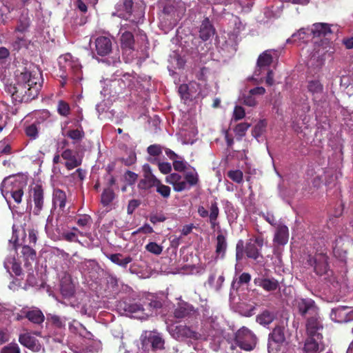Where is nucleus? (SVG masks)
<instances>
[{"label":"nucleus","instance_id":"nucleus-8","mask_svg":"<svg viewBox=\"0 0 353 353\" xmlns=\"http://www.w3.org/2000/svg\"><path fill=\"white\" fill-rule=\"evenodd\" d=\"M234 340L236 345L245 351L252 350L256 344L255 335L245 327H242L237 331Z\"/></svg>","mask_w":353,"mask_h":353},{"label":"nucleus","instance_id":"nucleus-6","mask_svg":"<svg viewBox=\"0 0 353 353\" xmlns=\"http://www.w3.org/2000/svg\"><path fill=\"white\" fill-rule=\"evenodd\" d=\"M137 24H121L119 35L120 46L124 54L130 55L134 50V38L132 31H134Z\"/></svg>","mask_w":353,"mask_h":353},{"label":"nucleus","instance_id":"nucleus-26","mask_svg":"<svg viewBox=\"0 0 353 353\" xmlns=\"http://www.w3.org/2000/svg\"><path fill=\"white\" fill-rule=\"evenodd\" d=\"M310 32L314 37H325L332 34L331 26L325 23H316L312 25Z\"/></svg>","mask_w":353,"mask_h":353},{"label":"nucleus","instance_id":"nucleus-28","mask_svg":"<svg viewBox=\"0 0 353 353\" xmlns=\"http://www.w3.org/2000/svg\"><path fill=\"white\" fill-rule=\"evenodd\" d=\"M289 238L288 228L283 224L277 225L274 236V242L278 245H285Z\"/></svg>","mask_w":353,"mask_h":353},{"label":"nucleus","instance_id":"nucleus-54","mask_svg":"<svg viewBox=\"0 0 353 353\" xmlns=\"http://www.w3.org/2000/svg\"><path fill=\"white\" fill-rule=\"evenodd\" d=\"M114 75L119 79H123L126 82V88L131 87L134 84V77H132L129 73H123L122 71H117Z\"/></svg>","mask_w":353,"mask_h":353},{"label":"nucleus","instance_id":"nucleus-9","mask_svg":"<svg viewBox=\"0 0 353 353\" xmlns=\"http://www.w3.org/2000/svg\"><path fill=\"white\" fill-rule=\"evenodd\" d=\"M71 305L82 315L90 316L93 312L91 299L85 293L79 294Z\"/></svg>","mask_w":353,"mask_h":353},{"label":"nucleus","instance_id":"nucleus-22","mask_svg":"<svg viewBox=\"0 0 353 353\" xmlns=\"http://www.w3.org/2000/svg\"><path fill=\"white\" fill-rule=\"evenodd\" d=\"M123 308L125 312L131 314L132 317L141 320L146 319L150 315L144 312V309L141 305L137 303H125Z\"/></svg>","mask_w":353,"mask_h":353},{"label":"nucleus","instance_id":"nucleus-45","mask_svg":"<svg viewBox=\"0 0 353 353\" xmlns=\"http://www.w3.org/2000/svg\"><path fill=\"white\" fill-rule=\"evenodd\" d=\"M307 89L314 97H316L321 94L323 85L319 81L312 80L308 82Z\"/></svg>","mask_w":353,"mask_h":353},{"label":"nucleus","instance_id":"nucleus-57","mask_svg":"<svg viewBox=\"0 0 353 353\" xmlns=\"http://www.w3.org/2000/svg\"><path fill=\"white\" fill-rule=\"evenodd\" d=\"M228 176L234 182L241 183L243 181V174L241 170H234L228 172Z\"/></svg>","mask_w":353,"mask_h":353},{"label":"nucleus","instance_id":"nucleus-1","mask_svg":"<svg viewBox=\"0 0 353 353\" xmlns=\"http://www.w3.org/2000/svg\"><path fill=\"white\" fill-rule=\"evenodd\" d=\"M41 74L38 70L25 71L17 77L16 85H10L8 92L16 99L29 101L34 99L41 88Z\"/></svg>","mask_w":353,"mask_h":353},{"label":"nucleus","instance_id":"nucleus-62","mask_svg":"<svg viewBox=\"0 0 353 353\" xmlns=\"http://www.w3.org/2000/svg\"><path fill=\"white\" fill-rule=\"evenodd\" d=\"M77 223L79 226L86 228H89L91 225L92 219L89 215L84 214L79 216V218L77 219Z\"/></svg>","mask_w":353,"mask_h":353},{"label":"nucleus","instance_id":"nucleus-2","mask_svg":"<svg viewBox=\"0 0 353 353\" xmlns=\"http://www.w3.org/2000/svg\"><path fill=\"white\" fill-rule=\"evenodd\" d=\"M58 63L63 86L66 83L67 80L72 81L74 85L80 83L83 79V72L81 64L77 58L67 53L59 57Z\"/></svg>","mask_w":353,"mask_h":353},{"label":"nucleus","instance_id":"nucleus-55","mask_svg":"<svg viewBox=\"0 0 353 353\" xmlns=\"http://www.w3.org/2000/svg\"><path fill=\"white\" fill-rule=\"evenodd\" d=\"M170 62L172 64L173 67L181 68L185 65V60L181 58L176 52H174L170 57Z\"/></svg>","mask_w":353,"mask_h":353},{"label":"nucleus","instance_id":"nucleus-39","mask_svg":"<svg viewBox=\"0 0 353 353\" xmlns=\"http://www.w3.org/2000/svg\"><path fill=\"white\" fill-rule=\"evenodd\" d=\"M108 258L114 263L125 268L128 265L132 262V259L130 256H123L121 254H112L108 256Z\"/></svg>","mask_w":353,"mask_h":353},{"label":"nucleus","instance_id":"nucleus-10","mask_svg":"<svg viewBox=\"0 0 353 353\" xmlns=\"http://www.w3.org/2000/svg\"><path fill=\"white\" fill-rule=\"evenodd\" d=\"M30 198L33 203V214L39 215L44 205L43 190L41 185H35L30 189Z\"/></svg>","mask_w":353,"mask_h":353},{"label":"nucleus","instance_id":"nucleus-49","mask_svg":"<svg viewBox=\"0 0 353 353\" xmlns=\"http://www.w3.org/2000/svg\"><path fill=\"white\" fill-rule=\"evenodd\" d=\"M145 249L151 254L160 255L163 252V247L156 242L151 241L145 246Z\"/></svg>","mask_w":353,"mask_h":353},{"label":"nucleus","instance_id":"nucleus-50","mask_svg":"<svg viewBox=\"0 0 353 353\" xmlns=\"http://www.w3.org/2000/svg\"><path fill=\"white\" fill-rule=\"evenodd\" d=\"M267 126V122L265 119L260 120L252 130V135L255 138L259 137L265 131Z\"/></svg>","mask_w":353,"mask_h":353},{"label":"nucleus","instance_id":"nucleus-35","mask_svg":"<svg viewBox=\"0 0 353 353\" xmlns=\"http://www.w3.org/2000/svg\"><path fill=\"white\" fill-rule=\"evenodd\" d=\"M197 130L192 127L190 132L183 128L179 132L181 141L183 144H193L196 140Z\"/></svg>","mask_w":353,"mask_h":353},{"label":"nucleus","instance_id":"nucleus-4","mask_svg":"<svg viewBox=\"0 0 353 353\" xmlns=\"http://www.w3.org/2000/svg\"><path fill=\"white\" fill-rule=\"evenodd\" d=\"M144 14V7L142 5H134L132 0H120L117 4L116 12L112 13V15L124 19L133 24L142 22Z\"/></svg>","mask_w":353,"mask_h":353},{"label":"nucleus","instance_id":"nucleus-38","mask_svg":"<svg viewBox=\"0 0 353 353\" xmlns=\"http://www.w3.org/2000/svg\"><path fill=\"white\" fill-rule=\"evenodd\" d=\"M159 179L154 175H143V178L139 181V189L148 190L159 184Z\"/></svg>","mask_w":353,"mask_h":353},{"label":"nucleus","instance_id":"nucleus-63","mask_svg":"<svg viewBox=\"0 0 353 353\" xmlns=\"http://www.w3.org/2000/svg\"><path fill=\"white\" fill-rule=\"evenodd\" d=\"M65 135L74 141H79L83 137V132L79 129L71 130L67 131Z\"/></svg>","mask_w":353,"mask_h":353},{"label":"nucleus","instance_id":"nucleus-31","mask_svg":"<svg viewBox=\"0 0 353 353\" xmlns=\"http://www.w3.org/2000/svg\"><path fill=\"white\" fill-rule=\"evenodd\" d=\"M69 329L72 333L78 334L83 339H91L92 336V334L88 331L81 323L77 321H73L69 324Z\"/></svg>","mask_w":353,"mask_h":353},{"label":"nucleus","instance_id":"nucleus-7","mask_svg":"<svg viewBox=\"0 0 353 353\" xmlns=\"http://www.w3.org/2000/svg\"><path fill=\"white\" fill-rule=\"evenodd\" d=\"M334 49L332 42L327 38L320 42L314 41L313 50L310 54L311 59L321 65L325 59L334 53Z\"/></svg>","mask_w":353,"mask_h":353},{"label":"nucleus","instance_id":"nucleus-15","mask_svg":"<svg viewBox=\"0 0 353 353\" xmlns=\"http://www.w3.org/2000/svg\"><path fill=\"white\" fill-rule=\"evenodd\" d=\"M295 305L302 315L306 314H318V308L314 301L311 299L297 298L295 299Z\"/></svg>","mask_w":353,"mask_h":353},{"label":"nucleus","instance_id":"nucleus-46","mask_svg":"<svg viewBox=\"0 0 353 353\" xmlns=\"http://www.w3.org/2000/svg\"><path fill=\"white\" fill-rule=\"evenodd\" d=\"M274 319V314L268 311H264L261 314L257 316L256 321L263 325H267L271 323Z\"/></svg>","mask_w":353,"mask_h":353},{"label":"nucleus","instance_id":"nucleus-34","mask_svg":"<svg viewBox=\"0 0 353 353\" xmlns=\"http://www.w3.org/2000/svg\"><path fill=\"white\" fill-rule=\"evenodd\" d=\"M349 310L350 308L347 306L338 307L332 309L331 316H332L334 314L335 317L337 316L340 317V319L336 320L338 322H347L353 319L351 314L352 311H347Z\"/></svg>","mask_w":353,"mask_h":353},{"label":"nucleus","instance_id":"nucleus-61","mask_svg":"<svg viewBox=\"0 0 353 353\" xmlns=\"http://www.w3.org/2000/svg\"><path fill=\"white\" fill-rule=\"evenodd\" d=\"M20 348L15 343H9L8 345L4 346L0 353H20Z\"/></svg>","mask_w":353,"mask_h":353},{"label":"nucleus","instance_id":"nucleus-23","mask_svg":"<svg viewBox=\"0 0 353 353\" xmlns=\"http://www.w3.org/2000/svg\"><path fill=\"white\" fill-rule=\"evenodd\" d=\"M196 312V310L192 305L186 302H181L178 304L174 310V315L177 319H183L194 315Z\"/></svg>","mask_w":353,"mask_h":353},{"label":"nucleus","instance_id":"nucleus-19","mask_svg":"<svg viewBox=\"0 0 353 353\" xmlns=\"http://www.w3.org/2000/svg\"><path fill=\"white\" fill-rule=\"evenodd\" d=\"M19 341L21 345L33 352H44V348L34 336L29 333L20 334Z\"/></svg>","mask_w":353,"mask_h":353},{"label":"nucleus","instance_id":"nucleus-48","mask_svg":"<svg viewBox=\"0 0 353 353\" xmlns=\"http://www.w3.org/2000/svg\"><path fill=\"white\" fill-rule=\"evenodd\" d=\"M48 321L57 328H63L65 325L66 319L55 314H50L48 316Z\"/></svg>","mask_w":353,"mask_h":353},{"label":"nucleus","instance_id":"nucleus-18","mask_svg":"<svg viewBox=\"0 0 353 353\" xmlns=\"http://www.w3.org/2000/svg\"><path fill=\"white\" fill-rule=\"evenodd\" d=\"M95 48L99 55H108L112 50V39L106 36H100L97 37L95 40Z\"/></svg>","mask_w":353,"mask_h":353},{"label":"nucleus","instance_id":"nucleus-43","mask_svg":"<svg viewBox=\"0 0 353 353\" xmlns=\"http://www.w3.org/2000/svg\"><path fill=\"white\" fill-rule=\"evenodd\" d=\"M40 130V123L34 122L27 125L25 128V132L27 137L31 139H36L39 136Z\"/></svg>","mask_w":353,"mask_h":353},{"label":"nucleus","instance_id":"nucleus-53","mask_svg":"<svg viewBox=\"0 0 353 353\" xmlns=\"http://www.w3.org/2000/svg\"><path fill=\"white\" fill-rule=\"evenodd\" d=\"M30 26V19L26 16H22L19 19V25L16 31L19 32H25L28 30Z\"/></svg>","mask_w":353,"mask_h":353},{"label":"nucleus","instance_id":"nucleus-14","mask_svg":"<svg viewBox=\"0 0 353 353\" xmlns=\"http://www.w3.org/2000/svg\"><path fill=\"white\" fill-rule=\"evenodd\" d=\"M272 51L266 50L258 58L256 68L254 72V77L258 79L259 77L268 70V67L272 61Z\"/></svg>","mask_w":353,"mask_h":353},{"label":"nucleus","instance_id":"nucleus-21","mask_svg":"<svg viewBox=\"0 0 353 353\" xmlns=\"http://www.w3.org/2000/svg\"><path fill=\"white\" fill-rule=\"evenodd\" d=\"M16 251L12 252L4 261V268L10 274L19 276L21 274V268L19 263L16 259Z\"/></svg>","mask_w":353,"mask_h":353},{"label":"nucleus","instance_id":"nucleus-41","mask_svg":"<svg viewBox=\"0 0 353 353\" xmlns=\"http://www.w3.org/2000/svg\"><path fill=\"white\" fill-rule=\"evenodd\" d=\"M227 249V241L224 235L218 234L216 237V257L223 258Z\"/></svg>","mask_w":353,"mask_h":353},{"label":"nucleus","instance_id":"nucleus-56","mask_svg":"<svg viewBox=\"0 0 353 353\" xmlns=\"http://www.w3.org/2000/svg\"><path fill=\"white\" fill-rule=\"evenodd\" d=\"M157 192L161 194L163 198H168L170 195L171 189L169 186L161 183V181H159V184L155 186Z\"/></svg>","mask_w":353,"mask_h":353},{"label":"nucleus","instance_id":"nucleus-30","mask_svg":"<svg viewBox=\"0 0 353 353\" xmlns=\"http://www.w3.org/2000/svg\"><path fill=\"white\" fill-rule=\"evenodd\" d=\"M101 350V341L93 339H85V347H82L79 350L80 353H97Z\"/></svg>","mask_w":353,"mask_h":353},{"label":"nucleus","instance_id":"nucleus-13","mask_svg":"<svg viewBox=\"0 0 353 353\" xmlns=\"http://www.w3.org/2000/svg\"><path fill=\"white\" fill-rule=\"evenodd\" d=\"M263 245V239L259 236L254 239H251L245 245V253L248 258L257 259L261 256L260 250Z\"/></svg>","mask_w":353,"mask_h":353},{"label":"nucleus","instance_id":"nucleus-11","mask_svg":"<svg viewBox=\"0 0 353 353\" xmlns=\"http://www.w3.org/2000/svg\"><path fill=\"white\" fill-rule=\"evenodd\" d=\"M170 332L172 336L179 341L184 340L185 339H192L194 340L199 339L201 335L196 332L192 330L186 325H180L172 327L170 328Z\"/></svg>","mask_w":353,"mask_h":353},{"label":"nucleus","instance_id":"nucleus-36","mask_svg":"<svg viewBox=\"0 0 353 353\" xmlns=\"http://www.w3.org/2000/svg\"><path fill=\"white\" fill-rule=\"evenodd\" d=\"M200 37L203 41L208 40L214 33V29L208 19H205L201 26Z\"/></svg>","mask_w":353,"mask_h":353},{"label":"nucleus","instance_id":"nucleus-25","mask_svg":"<svg viewBox=\"0 0 353 353\" xmlns=\"http://www.w3.org/2000/svg\"><path fill=\"white\" fill-rule=\"evenodd\" d=\"M67 201V196L64 191L60 189H54L52 194V205L54 210L59 208L64 212Z\"/></svg>","mask_w":353,"mask_h":353},{"label":"nucleus","instance_id":"nucleus-5","mask_svg":"<svg viewBox=\"0 0 353 353\" xmlns=\"http://www.w3.org/2000/svg\"><path fill=\"white\" fill-rule=\"evenodd\" d=\"M141 347L143 352L162 350L164 348V340L160 333L154 331H144L140 336Z\"/></svg>","mask_w":353,"mask_h":353},{"label":"nucleus","instance_id":"nucleus-32","mask_svg":"<svg viewBox=\"0 0 353 353\" xmlns=\"http://www.w3.org/2000/svg\"><path fill=\"white\" fill-rule=\"evenodd\" d=\"M61 293L63 297L69 299L74 293V284L70 276H65L61 282Z\"/></svg>","mask_w":353,"mask_h":353},{"label":"nucleus","instance_id":"nucleus-37","mask_svg":"<svg viewBox=\"0 0 353 353\" xmlns=\"http://www.w3.org/2000/svg\"><path fill=\"white\" fill-rule=\"evenodd\" d=\"M285 341L283 328L281 327H275L269 336L268 348L272 346V343H281Z\"/></svg>","mask_w":353,"mask_h":353},{"label":"nucleus","instance_id":"nucleus-29","mask_svg":"<svg viewBox=\"0 0 353 353\" xmlns=\"http://www.w3.org/2000/svg\"><path fill=\"white\" fill-rule=\"evenodd\" d=\"M323 328L320 317L316 315L310 318L306 324V330L308 336L321 334L319 331Z\"/></svg>","mask_w":353,"mask_h":353},{"label":"nucleus","instance_id":"nucleus-51","mask_svg":"<svg viewBox=\"0 0 353 353\" xmlns=\"http://www.w3.org/2000/svg\"><path fill=\"white\" fill-rule=\"evenodd\" d=\"M77 234H79L81 236H87V233L80 232L77 228H74L73 231L72 232H66L63 234V238L69 241H77Z\"/></svg>","mask_w":353,"mask_h":353},{"label":"nucleus","instance_id":"nucleus-12","mask_svg":"<svg viewBox=\"0 0 353 353\" xmlns=\"http://www.w3.org/2000/svg\"><path fill=\"white\" fill-rule=\"evenodd\" d=\"M199 215L202 218L209 217L210 223L211 225V228L214 229L216 226L219 225V222L217 221V218L219 214V209L216 202H213L211 203L210 207V213L208 210L203 205H199L197 210Z\"/></svg>","mask_w":353,"mask_h":353},{"label":"nucleus","instance_id":"nucleus-44","mask_svg":"<svg viewBox=\"0 0 353 353\" xmlns=\"http://www.w3.org/2000/svg\"><path fill=\"white\" fill-rule=\"evenodd\" d=\"M115 194L111 188L105 189L101 196V202L104 207L109 206L114 199Z\"/></svg>","mask_w":353,"mask_h":353},{"label":"nucleus","instance_id":"nucleus-64","mask_svg":"<svg viewBox=\"0 0 353 353\" xmlns=\"http://www.w3.org/2000/svg\"><path fill=\"white\" fill-rule=\"evenodd\" d=\"M161 306H162V303L159 300L151 299V301L149 303L150 312L148 314H150L149 316H152L154 314H157L156 310L159 308H161Z\"/></svg>","mask_w":353,"mask_h":353},{"label":"nucleus","instance_id":"nucleus-24","mask_svg":"<svg viewBox=\"0 0 353 353\" xmlns=\"http://www.w3.org/2000/svg\"><path fill=\"white\" fill-rule=\"evenodd\" d=\"M254 283L267 292L274 291L279 286L278 281L274 278L258 277L254 279Z\"/></svg>","mask_w":353,"mask_h":353},{"label":"nucleus","instance_id":"nucleus-60","mask_svg":"<svg viewBox=\"0 0 353 353\" xmlns=\"http://www.w3.org/2000/svg\"><path fill=\"white\" fill-rule=\"evenodd\" d=\"M28 41L23 37L17 36L16 40L13 42L12 46L14 50H19L22 48H27Z\"/></svg>","mask_w":353,"mask_h":353},{"label":"nucleus","instance_id":"nucleus-59","mask_svg":"<svg viewBox=\"0 0 353 353\" xmlns=\"http://www.w3.org/2000/svg\"><path fill=\"white\" fill-rule=\"evenodd\" d=\"M188 165V163L184 161V159L179 156L178 159H176L173 161V167L174 169L179 172H182L185 170Z\"/></svg>","mask_w":353,"mask_h":353},{"label":"nucleus","instance_id":"nucleus-16","mask_svg":"<svg viewBox=\"0 0 353 353\" xmlns=\"http://www.w3.org/2000/svg\"><path fill=\"white\" fill-rule=\"evenodd\" d=\"M309 263L314 266L317 274L323 275L328 270L327 256L322 253L316 254L313 258L309 259Z\"/></svg>","mask_w":353,"mask_h":353},{"label":"nucleus","instance_id":"nucleus-40","mask_svg":"<svg viewBox=\"0 0 353 353\" xmlns=\"http://www.w3.org/2000/svg\"><path fill=\"white\" fill-rule=\"evenodd\" d=\"M199 182V175L194 169H192L185 172V179L183 183H185L186 190H189L191 187L196 185Z\"/></svg>","mask_w":353,"mask_h":353},{"label":"nucleus","instance_id":"nucleus-33","mask_svg":"<svg viewBox=\"0 0 353 353\" xmlns=\"http://www.w3.org/2000/svg\"><path fill=\"white\" fill-rule=\"evenodd\" d=\"M165 181L173 185L176 192H182L186 190L185 183H183L181 176L176 173H172L167 176Z\"/></svg>","mask_w":353,"mask_h":353},{"label":"nucleus","instance_id":"nucleus-47","mask_svg":"<svg viewBox=\"0 0 353 353\" xmlns=\"http://www.w3.org/2000/svg\"><path fill=\"white\" fill-rule=\"evenodd\" d=\"M308 34L309 33L307 32L305 29L301 28L297 32L293 34L292 35V38L288 39L287 40V42L288 43L296 42V41L305 42L307 39Z\"/></svg>","mask_w":353,"mask_h":353},{"label":"nucleus","instance_id":"nucleus-17","mask_svg":"<svg viewBox=\"0 0 353 353\" xmlns=\"http://www.w3.org/2000/svg\"><path fill=\"white\" fill-rule=\"evenodd\" d=\"M107 86H110L109 91L106 88H103L101 93L104 95L110 94L112 93H119L123 89L126 88V82L123 79H119L113 75V78L105 80Z\"/></svg>","mask_w":353,"mask_h":353},{"label":"nucleus","instance_id":"nucleus-52","mask_svg":"<svg viewBox=\"0 0 353 353\" xmlns=\"http://www.w3.org/2000/svg\"><path fill=\"white\" fill-rule=\"evenodd\" d=\"M21 253L27 261H34L36 256L35 251L28 245L22 247Z\"/></svg>","mask_w":353,"mask_h":353},{"label":"nucleus","instance_id":"nucleus-58","mask_svg":"<svg viewBox=\"0 0 353 353\" xmlns=\"http://www.w3.org/2000/svg\"><path fill=\"white\" fill-rule=\"evenodd\" d=\"M250 127V124L248 123H241L235 127L234 132L236 136L242 138L245 136L246 131Z\"/></svg>","mask_w":353,"mask_h":353},{"label":"nucleus","instance_id":"nucleus-3","mask_svg":"<svg viewBox=\"0 0 353 353\" xmlns=\"http://www.w3.org/2000/svg\"><path fill=\"white\" fill-rule=\"evenodd\" d=\"M26 186V182L16 176H8L3 179L1 184L0 190L10 207L11 199L17 204H19L21 202L23 196V189Z\"/></svg>","mask_w":353,"mask_h":353},{"label":"nucleus","instance_id":"nucleus-42","mask_svg":"<svg viewBox=\"0 0 353 353\" xmlns=\"http://www.w3.org/2000/svg\"><path fill=\"white\" fill-rule=\"evenodd\" d=\"M23 312L26 313V317L34 323L39 324L44 321V316L43 313L38 309L24 311Z\"/></svg>","mask_w":353,"mask_h":353},{"label":"nucleus","instance_id":"nucleus-20","mask_svg":"<svg viewBox=\"0 0 353 353\" xmlns=\"http://www.w3.org/2000/svg\"><path fill=\"white\" fill-rule=\"evenodd\" d=\"M323 350L322 343V335L317 334L314 336H308L304 345V350L307 353L316 352Z\"/></svg>","mask_w":353,"mask_h":353},{"label":"nucleus","instance_id":"nucleus-27","mask_svg":"<svg viewBox=\"0 0 353 353\" xmlns=\"http://www.w3.org/2000/svg\"><path fill=\"white\" fill-rule=\"evenodd\" d=\"M62 158L65 160V165L68 170H72L79 165L81 160L70 150H65L61 154Z\"/></svg>","mask_w":353,"mask_h":353}]
</instances>
